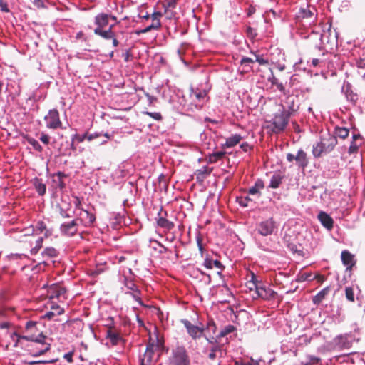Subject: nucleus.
Wrapping results in <instances>:
<instances>
[{
	"label": "nucleus",
	"instance_id": "41",
	"mask_svg": "<svg viewBox=\"0 0 365 365\" xmlns=\"http://www.w3.org/2000/svg\"><path fill=\"white\" fill-rule=\"evenodd\" d=\"M28 143L33 146L34 149H35L36 150L38 151V152H41L43 150V148L42 146L39 144V143L34 139V138H29L28 139Z\"/></svg>",
	"mask_w": 365,
	"mask_h": 365
},
{
	"label": "nucleus",
	"instance_id": "6",
	"mask_svg": "<svg viewBox=\"0 0 365 365\" xmlns=\"http://www.w3.org/2000/svg\"><path fill=\"white\" fill-rule=\"evenodd\" d=\"M46 126L50 129H62V122L60 119L59 113L56 109L49 110L44 117Z\"/></svg>",
	"mask_w": 365,
	"mask_h": 365
},
{
	"label": "nucleus",
	"instance_id": "50",
	"mask_svg": "<svg viewBox=\"0 0 365 365\" xmlns=\"http://www.w3.org/2000/svg\"><path fill=\"white\" fill-rule=\"evenodd\" d=\"M140 292L138 289L131 293V295L133 297V299L136 302H138L140 304H142V302H141V299H140Z\"/></svg>",
	"mask_w": 365,
	"mask_h": 365
},
{
	"label": "nucleus",
	"instance_id": "44",
	"mask_svg": "<svg viewBox=\"0 0 365 365\" xmlns=\"http://www.w3.org/2000/svg\"><path fill=\"white\" fill-rule=\"evenodd\" d=\"M221 351V346L219 345H215L212 347L210 354H208V357L211 360H214L216 358V352Z\"/></svg>",
	"mask_w": 365,
	"mask_h": 365
},
{
	"label": "nucleus",
	"instance_id": "16",
	"mask_svg": "<svg viewBox=\"0 0 365 365\" xmlns=\"http://www.w3.org/2000/svg\"><path fill=\"white\" fill-rule=\"evenodd\" d=\"M317 218L320 221L321 224L328 230H331L333 228L334 220L325 212H319Z\"/></svg>",
	"mask_w": 365,
	"mask_h": 365
},
{
	"label": "nucleus",
	"instance_id": "64",
	"mask_svg": "<svg viewBox=\"0 0 365 365\" xmlns=\"http://www.w3.org/2000/svg\"><path fill=\"white\" fill-rule=\"evenodd\" d=\"M145 96H146L150 104L153 103L157 99L155 96H153L148 93H146Z\"/></svg>",
	"mask_w": 365,
	"mask_h": 365
},
{
	"label": "nucleus",
	"instance_id": "10",
	"mask_svg": "<svg viewBox=\"0 0 365 365\" xmlns=\"http://www.w3.org/2000/svg\"><path fill=\"white\" fill-rule=\"evenodd\" d=\"M78 225L77 220L75 219L61 224L60 227L61 234L68 237L73 236L78 232Z\"/></svg>",
	"mask_w": 365,
	"mask_h": 365
},
{
	"label": "nucleus",
	"instance_id": "24",
	"mask_svg": "<svg viewBox=\"0 0 365 365\" xmlns=\"http://www.w3.org/2000/svg\"><path fill=\"white\" fill-rule=\"evenodd\" d=\"M33 185L39 195L42 196L46 193V187L41 179L35 178L33 180Z\"/></svg>",
	"mask_w": 365,
	"mask_h": 365
},
{
	"label": "nucleus",
	"instance_id": "38",
	"mask_svg": "<svg viewBox=\"0 0 365 365\" xmlns=\"http://www.w3.org/2000/svg\"><path fill=\"white\" fill-rule=\"evenodd\" d=\"M319 359L314 356H308L305 361H302L301 365H315L318 364Z\"/></svg>",
	"mask_w": 365,
	"mask_h": 365
},
{
	"label": "nucleus",
	"instance_id": "13",
	"mask_svg": "<svg viewBox=\"0 0 365 365\" xmlns=\"http://www.w3.org/2000/svg\"><path fill=\"white\" fill-rule=\"evenodd\" d=\"M297 96H289L286 98L284 105H281V107L282 108V106H284L286 109L287 113L292 115L299 108V105L297 103Z\"/></svg>",
	"mask_w": 365,
	"mask_h": 365
},
{
	"label": "nucleus",
	"instance_id": "17",
	"mask_svg": "<svg viewBox=\"0 0 365 365\" xmlns=\"http://www.w3.org/2000/svg\"><path fill=\"white\" fill-rule=\"evenodd\" d=\"M155 346L149 345L147 346L143 358L141 359V365H151L153 361V351Z\"/></svg>",
	"mask_w": 365,
	"mask_h": 365
},
{
	"label": "nucleus",
	"instance_id": "60",
	"mask_svg": "<svg viewBox=\"0 0 365 365\" xmlns=\"http://www.w3.org/2000/svg\"><path fill=\"white\" fill-rule=\"evenodd\" d=\"M240 148L245 151V152H247L249 150H250L252 148V147L250 145V144L247 142H244L242 143L241 145H240Z\"/></svg>",
	"mask_w": 365,
	"mask_h": 365
},
{
	"label": "nucleus",
	"instance_id": "54",
	"mask_svg": "<svg viewBox=\"0 0 365 365\" xmlns=\"http://www.w3.org/2000/svg\"><path fill=\"white\" fill-rule=\"evenodd\" d=\"M74 204H75V214H76V212H78L80 211V209H83L81 207V200L79 198L76 197V200L74 202Z\"/></svg>",
	"mask_w": 365,
	"mask_h": 365
},
{
	"label": "nucleus",
	"instance_id": "32",
	"mask_svg": "<svg viewBox=\"0 0 365 365\" xmlns=\"http://www.w3.org/2000/svg\"><path fill=\"white\" fill-rule=\"evenodd\" d=\"M157 223L159 227L167 229L168 230H170L174 227L173 222L169 221L168 220H167L163 217H160L158 218Z\"/></svg>",
	"mask_w": 365,
	"mask_h": 365
},
{
	"label": "nucleus",
	"instance_id": "57",
	"mask_svg": "<svg viewBox=\"0 0 365 365\" xmlns=\"http://www.w3.org/2000/svg\"><path fill=\"white\" fill-rule=\"evenodd\" d=\"M346 96L347 99L352 103H354L357 100V96L351 92L349 94L346 92Z\"/></svg>",
	"mask_w": 365,
	"mask_h": 365
},
{
	"label": "nucleus",
	"instance_id": "18",
	"mask_svg": "<svg viewBox=\"0 0 365 365\" xmlns=\"http://www.w3.org/2000/svg\"><path fill=\"white\" fill-rule=\"evenodd\" d=\"M314 11L315 9L313 6H307L305 8H300L298 13V17L314 21L315 19Z\"/></svg>",
	"mask_w": 365,
	"mask_h": 365
},
{
	"label": "nucleus",
	"instance_id": "22",
	"mask_svg": "<svg viewBox=\"0 0 365 365\" xmlns=\"http://www.w3.org/2000/svg\"><path fill=\"white\" fill-rule=\"evenodd\" d=\"M264 187V182L261 179H257L255 185L249 188L247 192L251 195L261 196V190Z\"/></svg>",
	"mask_w": 365,
	"mask_h": 365
},
{
	"label": "nucleus",
	"instance_id": "1",
	"mask_svg": "<svg viewBox=\"0 0 365 365\" xmlns=\"http://www.w3.org/2000/svg\"><path fill=\"white\" fill-rule=\"evenodd\" d=\"M183 107L193 111L201 109L207 101V91L198 87H191L188 95L184 96Z\"/></svg>",
	"mask_w": 365,
	"mask_h": 365
},
{
	"label": "nucleus",
	"instance_id": "42",
	"mask_svg": "<svg viewBox=\"0 0 365 365\" xmlns=\"http://www.w3.org/2000/svg\"><path fill=\"white\" fill-rule=\"evenodd\" d=\"M87 133H85V134H83V135H78L77 133H76L75 135H73L72 137V145H73L74 143V141L76 140L78 143H82L85 140H87Z\"/></svg>",
	"mask_w": 365,
	"mask_h": 365
},
{
	"label": "nucleus",
	"instance_id": "36",
	"mask_svg": "<svg viewBox=\"0 0 365 365\" xmlns=\"http://www.w3.org/2000/svg\"><path fill=\"white\" fill-rule=\"evenodd\" d=\"M43 240V237H38V239L35 242H36L35 246L34 247H32V249L31 250V255H36L38 252L39 249L42 247Z\"/></svg>",
	"mask_w": 365,
	"mask_h": 365
},
{
	"label": "nucleus",
	"instance_id": "33",
	"mask_svg": "<svg viewBox=\"0 0 365 365\" xmlns=\"http://www.w3.org/2000/svg\"><path fill=\"white\" fill-rule=\"evenodd\" d=\"M329 289V287H325L322 290H321L316 296L313 298V302L314 304L320 303L325 297V296L328 294Z\"/></svg>",
	"mask_w": 365,
	"mask_h": 365
},
{
	"label": "nucleus",
	"instance_id": "40",
	"mask_svg": "<svg viewBox=\"0 0 365 365\" xmlns=\"http://www.w3.org/2000/svg\"><path fill=\"white\" fill-rule=\"evenodd\" d=\"M345 294H346V299L349 301H350L351 302H354V290H353L352 287H346L345 288Z\"/></svg>",
	"mask_w": 365,
	"mask_h": 365
},
{
	"label": "nucleus",
	"instance_id": "45",
	"mask_svg": "<svg viewBox=\"0 0 365 365\" xmlns=\"http://www.w3.org/2000/svg\"><path fill=\"white\" fill-rule=\"evenodd\" d=\"M143 114L150 116L155 120H160L162 119V115L160 113L158 112L145 111L143 112Z\"/></svg>",
	"mask_w": 365,
	"mask_h": 365
},
{
	"label": "nucleus",
	"instance_id": "34",
	"mask_svg": "<svg viewBox=\"0 0 365 365\" xmlns=\"http://www.w3.org/2000/svg\"><path fill=\"white\" fill-rule=\"evenodd\" d=\"M235 329H236L233 325H230V324L227 325V326L225 327L220 331V332L219 333L218 337H220V338L224 337V336H227V334L233 332Z\"/></svg>",
	"mask_w": 365,
	"mask_h": 365
},
{
	"label": "nucleus",
	"instance_id": "48",
	"mask_svg": "<svg viewBox=\"0 0 365 365\" xmlns=\"http://www.w3.org/2000/svg\"><path fill=\"white\" fill-rule=\"evenodd\" d=\"M155 243L157 244L158 247H154V249L157 250L158 253L163 254L167 252L168 249L165 246H163L162 244L157 241H155Z\"/></svg>",
	"mask_w": 365,
	"mask_h": 365
},
{
	"label": "nucleus",
	"instance_id": "23",
	"mask_svg": "<svg viewBox=\"0 0 365 365\" xmlns=\"http://www.w3.org/2000/svg\"><path fill=\"white\" fill-rule=\"evenodd\" d=\"M295 160L298 166L302 169H304L309 163L307 154L302 150H298L297 155L295 156Z\"/></svg>",
	"mask_w": 365,
	"mask_h": 365
},
{
	"label": "nucleus",
	"instance_id": "7",
	"mask_svg": "<svg viewBox=\"0 0 365 365\" xmlns=\"http://www.w3.org/2000/svg\"><path fill=\"white\" fill-rule=\"evenodd\" d=\"M277 229V223L273 217L261 221L257 226V232L264 237L272 235Z\"/></svg>",
	"mask_w": 365,
	"mask_h": 365
},
{
	"label": "nucleus",
	"instance_id": "12",
	"mask_svg": "<svg viewBox=\"0 0 365 365\" xmlns=\"http://www.w3.org/2000/svg\"><path fill=\"white\" fill-rule=\"evenodd\" d=\"M48 293L50 299H58L61 301V298L65 299L66 289L58 284H53L48 288Z\"/></svg>",
	"mask_w": 365,
	"mask_h": 365
},
{
	"label": "nucleus",
	"instance_id": "39",
	"mask_svg": "<svg viewBox=\"0 0 365 365\" xmlns=\"http://www.w3.org/2000/svg\"><path fill=\"white\" fill-rule=\"evenodd\" d=\"M246 34H247V36L251 39V40H255L257 35V33L256 31V29L251 27V26H247L246 28Z\"/></svg>",
	"mask_w": 365,
	"mask_h": 365
},
{
	"label": "nucleus",
	"instance_id": "49",
	"mask_svg": "<svg viewBox=\"0 0 365 365\" xmlns=\"http://www.w3.org/2000/svg\"><path fill=\"white\" fill-rule=\"evenodd\" d=\"M162 16V14L160 11H155L151 15H150V18H151L153 21H160V17Z\"/></svg>",
	"mask_w": 365,
	"mask_h": 365
},
{
	"label": "nucleus",
	"instance_id": "46",
	"mask_svg": "<svg viewBox=\"0 0 365 365\" xmlns=\"http://www.w3.org/2000/svg\"><path fill=\"white\" fill-rule=\"evenodd\" d=\"M125 286L126 288L132 292H134L138 289L137 286L132 280H128L126 278L125 279Z\"/></svg>",
	"mask_w": 365,
	"mask_h": 365
},
{
	"label": "nucleus",
	"instance_id": "35",
	"mask_svg": "<svg viewBox=\"0 0 365 365\" xmlns=\"http://www.w3.org/2000/svg\"><path fill=\"white\" fill-rule=\"evenodd\" d=\"M22 232L23 234L20 237V240L21 241H24L23 237L33 236L34 234H36L35 228L33 226H30L29 227L25 228Z\"/></svg>",
	"mask_w": 365,
	"mask_h": 365
},
{
	"label": "nucleus",
	"instance_id": "52",
	"mask_svg": "<svg viewBox=\"0 0 365 365\" xmlns=\"http://www.w3.org/2000/svg\"><path fill=\"white\" fill-rule=\"evenodd\" d=\"M111 36L112 37L111 38H105L106 40H112V43H113V46L114 47H117L119 44V42L118 41V39L116 38L115 37V33L113 32V31L112 30V34H111Z\"/></svg>",
	"mask_w": 365,
	"mask_h": 365
},
{
	"label": "nucleus",
	"instance_id": "55",
	"mask_svg": "<svg viewBox=\"0 0 365 365\" xmlns=\"http://www.w3.org/2000/svg\"><path fill=\"white\" fill-rule=\"evenodd\" d=\"M40 140L45 145H48L49 143L50 137L47 134L42 133Z\"/></svg>",
	"mask_w": 365,
	"mask_h": 365
},
{
	"label": "nucleus",
	"instance_id": "15",
	"mask_svg": "<svg viewBox=\"0 0 365 365\" xmlns=\"http://www.w3.org/2000/svg\"><path fill=\"white\" fill-rule=\"evenodd\" d=\"M342 263L347 269H351L356 264L354 255L348 250H343L341 254Z\"/></svg>",
	"mask_w": 365,
	"mask_h": 365
},
{
	"label": "nucleus",
	"instance_id": "31",
	"mask_svg": "<svg viewBox=\"0 0 365 365\" xmlns=\"http://www.w3.org/2000/svg\"><path fill=\"white\" fill-rule=\"evenodd\" d=\"M212 171V168H210L207 166H203L200 169L197 170V178L204 180L207 175H209Z\"/></svg>",
	"mask_w": 365,
	"mask_h": 365
},
{
	"label": "nucleus",
	"instance_id": "63",
	"mask_svg": "<svg viewBox=\"0 0 365 365\" xmlns=\"http://www.w3.org/2000/svg\"><path fill=\"white\" fill-rule=\"evenodd\" d=\"M58 177V185L61 188H63L64 187V183L63 182V181L61 180V177L63 175L61 173H58L57 174Z\"/></svg>",
	"mask_w": 365,
	"mask_h": 365
},
{
	"label": "nucleus",
	"instance_id": "21",
	"mask_svg": "<svg viewBox=\"0 0 365 365\" xmlns=\"http://www.w3.org/2000/svg\"><path fill=\"white\" fill-rule=\"evenodd\" d=\"M243 137L237 133L232 134L230 137L226 138L225 143L222 145L223 148H232L237 145L242 140Z\"/></svg>",
	"mask_w": 365,
	"mask_h": 365
},
{
	"label": "nucleus",
	"instance_id": "9",
	"mask_svg": "<svg viewBox=\"0 0 365 365\" xmlns=\"http://www.w3.org/2000/svg\"><path fill=\"white\" fill-rule=\"evenodd\" d=\"M77 222H80L84 227H91L96 220L94 214L89 212L84 209H80L78 212L76 214V219Z\"/></svg>",
	"mask_w": 365,
	"mask_h": 365
},
{
	"label": "nucleus",
	"instance_id": "11",
	"mask_svg": "<svg viewBox=\"0 0 365 365\" xmlns=\"http://www.w3.org/2000/svg\"><path fill=\"white\" fill-rule=\"evenodd\" d=\"M257 296L265 300L274 299L277 295V292L272 290L270 287H266L263 283L260 284L255 289Z\"/></svg>",
	"mask_w": 365,
	"mask_h": 365
},
{
	"label": "nucleus",
	"instance_id": "56",
	"mask_svg": "<svg viewBox=\"0 0 365 365\" xmlns=\"http://www.w3.org/2000/svg\"><path fill=\"white\" fill-rule=\"evenodd\" d=\"M252 200L250 198V197L247 196L245 198H242L239 202L240 205L242 207H247L249 201H251Z\"/></svg>",
	"mask_w": 365,
	"mask_h": 365
},
{
	"label": "nucleus",
	"instance_id": "5",
	"mask_svg": "<svg viewBox=\"0 0 365 365\" xmlns=\"http://www.w3.org/2000/svg\"><path fill=\"white\" fill-rule=\"evenodd\" d=\"M291 115L287 113L286 109L282 106V109H279L272 118V125L274 126V132L279 133L284 130L289 123Z\"/></svg>",
	"mask_w": 365,
	"mask_h": 365
},
{
	"label": "nucleus",
	"instance_id": "61",
	"mask_svg": "<svg viewBox=\"0 0 365 365\" xmlns=\"http://www.w3.org/2000/svg\"><path fill=\"white\" fill-rule=\"evenodd\" d=\"M63 358L69 363L73 361V352H68L64 354Z\"/></svg>",
	"mask_w": 365,
	"mask_h": 365
},
{
	"label": "nucleus",
	"instance_id": "26",
	"mask_svg": "<svg viewBox=\"0 0 365 365\" xmlns=\"http://www.w3.org/2000/svg\"><path fill=\"white\" fill-rule=\"evenodd\" d=\"M58 254V252L56 249L52 247H48L44 249L42 252L41 255L43 259H48L51 258L56 257ZM43 262L45 263V261L43 260Z\"/></svg>",
	"mask_w": 365,
	"mask_h": 365
},
{
	"label": "nucleus",
	"instance_id": "58",
	"mask_svg": "<svg viewBox=\"0 0 365 365\" xmlns=\"http://www.w3.org/2000/svg\"><path fill=\"white\" fill-rule=\"evenodd\" d=\"M0 8L2 11H4V12L9 11L7 4L6 2H4L3 0H0Z\"/></svg>",
	"mask_w": 365,
	"mask_h": 365
},
{
	"label": "nucleus",
	"instance_id": "3",
	"mask_svg": "<svg viewBox=\"0 0 365 365\" xmlns=\"http://www.w3.org/2000/svg\"><path fill=\"white\" fill-rule=\"evenodd\" d=\"M190 359L184 346H177L171 350L168 365H190Z\"/></svg>",
	"mask_w": 365,
	"mask_h": 365
},
{
	"label": "nucleus",
	"instance_id": "53",
	"mask_svg": "<svg viewBox=\"0 0 365 365\" xmlns=\"http://www.w3.org/2000/svg\"><path fill=\"white\" fill-rule=\"evenodd\" d=\"M255 61L250 58H248V57H243L241 60H240V63L241 65H249L252 63H254Z\"/></svg>",
	"mask_w": 365,
	"mask_h": 365
},
{
	"label": "nucleus",
	"instance_id": "62",
	"mask_svg": "<svg viewBox=\"0 0 365 365\" xmlns=\"http://www.w3.org/2000/svg\"><path fill=\"white\" fill-rule=\"evenodd\" d=\"M327 34L326 32H324L321 36V41H322V43L324 45H325L326 43H329V40H328Z\"/></svg>",
	"mask_w": 365,
	"mask_h": 365
},
{
	"label": "nucleus",
	"instance_id": "20",
	"mask_svg": "<svg viewBox=\"0 0 365 365\" xmlns=\"http://www.w3.org/2000/svg\"><path fill=\"white\" fill-rule=\"evenodd\" d=\"M106 339L113 346L118 345L122 341V338L120 334L112 329H108L107 330Z\"/></svg>",
	"mask_w": 365,
	"mask_h": 365
},
{
	"label": "nucleus",
	"instance_id": "29",
	"mask_svg": "<svg viewBox=\"0 0 365 365\" xmlns=\"http://www.w3.org/2000/svg\"><path fill=\"white\" fill-rule=\"evenodd\" d=\"M282 177L281 176V175L279 173H274L270 179L269 187H271L273 189H276V188L279 187V186L282 183Z\"/></svg>",
	"mask_w": 365,
	"mask_h": 365
},
{
	"label": "nucleus",
	"instance_id": "25",
	"mask_svg": "<svg viewBox=\"0 0 365 365\" xmlns=\"http://www.w3.org/2000/svg\"><path fill=\"white\" fill-rule=\"evenodd\" d=\"M203 266L207 269H212L213 267H216L217 269L222 270L223 268L222 264L218 260H213L209 257H206L203 262Z\"/></svg>",
	"mask_w": 365,
	"mask_h": 365
},
{
	"label": "nucleus",
	"instance_id": "43",
	"mask_svg": "<svg viewBox=\"0 0 365 365\" xmlns=\"http://www.w3.org/2000/svg\"><path fill=\"white\" fill-rule=\"evenodd\" d=\"M262 283V282L261 281H258L257 279L255 274L253 272H252L250 274V279L248 281V284L253 285V287H255L256 289Z\"/></svg>",
	"mask_w": 365,
	"mask_h": 365
},
{
	"label": "nucleus",
	"instance_id": "47",
	"mask_svg": "<svg viewBox=\"0 0 365 365\" xmlns=\"http://www.w3.org/2000/svg\"><path fill=\"white\" fill-rule=\"evenodd\" d=\"M256 62H258L260 65H266L268 63V60L265 59L262 56L255 54Z\"/></svg>",
	"mask_w": 365,
	"mask_h": 365
},
{
	"label": "nucleus",
	"instance_id": "4",
	"mask_svg": "<svg viewBox=\"0 0 365 365\" xmlns=\"http://www.w3.org/2000/svg\"><path fill=\"white\" fill-rule=\"evenodd\" d=\"M336 143V138L334 136L327 135V137H322L321 140L313 146V155L315 158H319L322 153L331 151Z\"/></svg>",
	"mask_w": 365,
	"mask_h": 365
},
{
	"label": "nucleus",
	"instance_id": "27",
	"mask_svg": "<svg viewBox=\"0 0 365 365\" xmlns=\"http://www.w3.org/2000/svg\"><path fill=\"white\" fill-rule=\"evenodd\" d=\"M160 27H161V22L160 21H152V22H151V24L150 25L147 26L144 29H142L136 31L135 33L138 35H140V34H142L148 33V32L150 31L153 29L158 30Z\"/></svg>",
	"mask_w": 365,
	"mask_h": 365
},
{
	"label": "nucleus",
	"instance_id": "2",
	"mask_svg": "<svg viewBox=\"0 0 365 365\" xmlns=\"http://www.w3.org/2000/svg\"><path fill=\"white\" fill-rule=\"evenodd\" d=\"M110 14L106 13H99L94 17L95 29L93 32L96 35L102 38H111V34L113 25L108 26Z\"/></svg>",
	"mask_w": 365,
	"mask_h": 365
},
{
	"label": "nucleus",
	"instance_id": "19",
	"mask_svg": "<svg viewBox=\"0 0 365 365\" xmlns=\"http://www.w3.org/2000/svg\"><path fill=\"white\" fill-rule=\"evenodd\" d=\"M34 228L36 235L43 233L45 237H48L53 234V229L47 228L46 224L43 221H38Z\"/></svg>",
	"mask_w": 365,
	"mask_h": 365
},
{
	"label": "nucleus",
	"instance_id": "51",
	"mask_svg": "<svg viewBox=\"0 0 365 365\" xmlns=\"http://www.w3.org/2000/svg\"><path fill=\"white\" fill-rule=\"evenodd\" d=\"M359 145L354 142H351L349 148V153L353 154L357 152Z\"/></svg>",
	"mask_w": 365,
	"mask_h": 365
},
{
	"label": "nucleus",
	"instance_id": "37",
	"mask_svg": "<svg viewBox=\"0 0 365 365\" xmlns=\"http://www.w3.org/2000/svg\"><path fill=\"white\" fill-rule=\"evenodd\" d=\"M349 133V130L345 128H337L336 129V135L342 139L346 138Z\"/></svg>",
	"mask_w": 365,
	"mask_h": 365
},
{
	"label": "nucleus",
	"instance_id": "59",
	"mask_svg": "<svg viewBox=\"0 0 365 365\" xmlns=\"http://www.w3.org/2000/svg\"><path fill=\"white\" fill-rule=\"evenodd\" d=\"M102 135L101 133H91V134H89V135H87V140L88 141H91L93 140V139L99 137Z\"/></svg>",
	"mask_w": 365,
	"mask_h": 365
},
{
	"label": "nucleus",
	"instance_id": "14",
	"mask_svg": "<svg viewBox=\"0 0 365 365\" xmlns=\"http://www.w3.org/2000/svg\"><path fill=\"white\" fill-rule=\"evenodd\" d=\"M51 310L47 312L43 316V319L48 320L54 319L55 317L61 315L64 313V309L61 307L58 304L51 302Z\"/></svg>",
	"mask_w": 365,
	"mask_h": 365
},
{
	"label": "nucleus",
	"instance_id": "30",
	"mask_svg": "<svg viewBox=\"0 0 365 365\" xmlns=\"http://www.w3.org/2000/svg\"><path fill=\"white\" fill-rule=\"evenodd\" d=\"M268 81L272 85L276 86L277 88L282 92L284 93L285 88L282 83L279 82V80L274 76V74L272 73L271 76L268 77Z\"/></svg>",
	"mask_w": 365,
	"mask_h": 365
},
{
	"label": "nucleus",
	"instance_id": "8",
	"mask_svg": "<svg viewBox=\"0 0 365 365\" xmlns=\"http://www.w3.org/2000/svg\"><path fill=\"white\" fill-rule=\"evenodd\" d=\"M181 322L185 326L187 334L192 339H200L202 336L205 327L201 323L195 325L185 319H182Z\"/></svg>",
	"mask_w": 365,
	"mask_h": 365
},
{
	"label": "nucleus",
	"instance_id": "28",
	"mask_svg": "<svg viewBox=\"0 0 365 365\" xmlns=\"http://www.w3.org/2000/svg\"><path fill=\"white\" fill-rule=\"evenodd\" d=\"M226 154L225 151H217L211 153L207 157V161L209 163H215L220 159H222Z\"/></svg>",
	"mask_w": 365,
	"mask_h": 365
}]
</instances>
